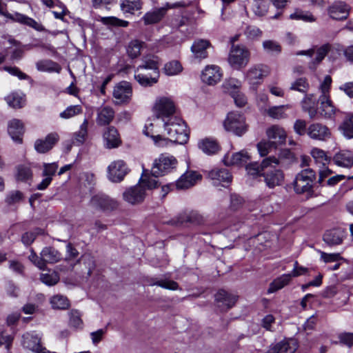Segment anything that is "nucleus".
Segmentation results:
<instances>
[{
    "label": "nucleus",
    "mask_w": 353,
    "mask_h": 353,
    "mask_svg": "<svg viewBox=\"0 0 353 353\" xmlns=\"http://www.w3.org/2000/svg\"><path fill=\"white\" fill-rule=\"evenodd\" d=\"M40 279L43 283L48 285H54L58 283L59 276L57 272H50L48 273L41 274Z\"/></svg>",
    "instance_id": "56"
},
{
    "label": "nucleus",
    "mask_w": 353,
    "mask_h": 353,
    "mask_svg": "<svg viewBox=\"0 0 353 353\" xmlns=\"http://www.w3.org/2000/svg\"><path fill=\"white\" fill-rule=\"evenodd\" d=\"M159 77H157L154 74L153 77H148L147 74L139 72L136 71L134 74V79L137 81L142 86H152L157 83Z\"/></svg>",
    "instance_id": "45"
},
{
    "label": "nucleus",
    "mask_w": 353,
    "mask_h": 353,
    "mask_svg": "<svg viewBox=\"0 0 353 353\" xmlns=\"http://www.w3.org/2000/svg\"><path fill=\"white\" fill-rule=\"evenodd\" d=\"M163 71L168 76L176 75L182 71V66L179 61H172L165 64Z\"/></svg>",
    "instance_id": "51"
},
{
    "label": "nucleus",
    "mask_w": 353,
    "mask_h": 353,
    "mask_svg": "<svg viewBox=\"0 0 353 353\" xmlns=\"http://www.w3.org/2000/svg\"><path fill=\"white\" fill-rule=\"evenodd\" d=\"M59 136L57 132L48 134L44 139H38L35 141L34 148L40 154H44L52 149L58 142Z\"/></svg>",
    "instance_id": "15"
},
{
    "label": "nucleus",
    "mask_w": 353,
    "mask_h": 353,
    "mask_svg": "<svg viewBox=\"0 0 353 353\" xmlns=\"http://www.w3.org/2000/svg\"><path fill=\"white\" fill-rule=\"evenodd\" d=\"M319 100L321 105L319 112L321 117L325 119H333L338 110L333 104L330 97H327L325 95H321Z\"/></svg>",
    "instance_id": "21"
},
{
    "label": "nucleus",
    "mask_w": 353,
    "mask_h": 353,
    "mask_svg": "<svg viewBox=\"0 0 353 353\" xmlns=\"http://www.w3.org/2000/svg\"><path fill=\"white\" fill-rule=\"evenodd\" d=\"M272 148H276L271 141H261L257 144L259 154L264 157L268 154Z\"/></svg>",
    "instance_id": "64"
},
{
    "label": "nucleus",
    "mask_w": 353,
    "mask_h": 353,
    "mask_svg": "<svg viewBox=\"0 0 353 353\" xmlns=\"http://www.w3.org/2000/svg\"><path fill=\"white\" fill-rule=\"evenodd\" d=\"M153 112L158 119L165 121L168 119L174 117L176 112V105L174 101L168 97H160L155 100Z\"/></svg>",
    "instance_id": "6"
},
{
    "label": "nucleus",
    "mask_w": 353,
    "mask_h": 353,
    "mask_svg": "<svg viewBox=\"0 0 353 353\" xmlns=\"http://www.w3.org/2000/svg\"><path fill=\"white\" fill-rule=\"evenodd\" d=\"M88 121L85 119L80 125L79 130L74 134L73 144L81 145L85 141L88 136Z\"/></svg>",
    "instance_id": "42"
},
{
    "label": "nucleus",
    "mask_w": 353,
    "mask_h": 353,
    "mask_svg": "<svg viewBox=\"0 0 353 353\" xmlns=\"http://www.w3.org/2000/svg\"><path fill=\"white\" fill-rule=\"evenodd\" d=\"M104 145L106 148L112 149L119 147L121 141L117 130L113 126L108 127L103 134Z\"/></svg>",
    "instance_id": "22"
},
{
    "label": "nucleus",
    "mask_w": 353,
    "mask_h": 353,
    "mask_svg": "<svg viewBox=\"0 0 353 353\" xmlns=\"http://www.w3.org/2000/svg\"><path fill=\"white\" fill-rule=\"evenodd\" d=\"M5 99L9 106L14 108H22L26 102L24 97L21 94L16 92L8 95Z\"/></svg>",
    "instance_id": "46"
},
{
    "label": "nucleus",
    "mask_w": 353,
    "mask_h": 353,
    "mask_svg": "<svg viewBox=\"0 0 353 353\" xmlns=\"http://www.w3.org/2000/svg\"><path fill=\"white\" fill-rule=\"evenodd\" d=\"M198 147L208 155L216 154L220 149L218 142L212 138H205L200 140L198 143Z\"/></svg>",
    "instance_id": "35"
},
{
    "label": "nucleus",
    "mask_w": 353,
    "mask_h": 353,
    "mask_svg": "<svg viewBox=\"0 0 353 353\" xmlns=\"http://www.w3.org/2000/svg\"><path fill=\"white\" fill-rule=\"evenodd\" d=\"M159 59L156 56L147 55L143 57L142 59V64L139 65L137 71L139 72L142 69L152 70L154 74L159 77Z\"/></svg>",
    "instance_id": "32"
},
{
    "label": "nucleus",
    "mask_w": 353,
    "mask_h": 353,
    "mask_svg": "<svg viewBox=\"0 0 353 353\" xmlns=\"http://www.w3.org/2000/svg\"><path fill=\"white\" fill-rule=\"evenodd\" d=\"M43 234V230L40 228H36L33 232H27L22 235L21 241L24 245H29L36 239L37 235Z\"/></svg>",
    "instance_id": "57"
},
{
    "label": "nucleus",
    "mask_w": 353,
    "mask_h": 353,
    "mask_svg": "<svg viewBox=\"0 0 353 353\" xmlns=\"http://www.w3.org/2000/svg\"><path fill=\"white\" fill-rule=\"evenodd\" d=\"M90 205L97 210L112 211L118 208V202L104 194L94 195L90 201Z\"/></svg>",
    "instance_id": "12"
},
{
    "label": "nucleus",
    "mask_w": 353,
    "mask_h": 353,
    "mask_svg": "<svg viewBox=\"0 0 353 353\" xmlns=\"http://www.w3.org/2000/svg\"><path fill=\"white\" fill-rule=\"evenodd\" d=\"M23 199V194L19 190H13L9 192L6 198V202L8 205H14L20 202Z\"/></svg>",
    "instance_id": "62"
},
{
    "label": "nucleus",
    "mask_w": 353,
    "mask_h": 353,
    "mask_svg": "<svg viewBox=\"0 0 353 353\" xmlns=\"http://www.w3.org/2000/svg\"><path fill=\"white\" fill-rule=\"evenodd\" d=\"M279 161L275 157H269L262 161L261 176L263 177L266 185L270 188L281 185L284 181L283 172L276 169Z\"/></svg>",
    "instance_id": "3"
},
{
    "label": "nucleus",
    "mask_w": 353,
    "mask_h": 353,
    "mask_svg": "<svg viewBox=\"0 0 353 353\" xmlns=\"http://www.w3.org/2000/svg\"><path fill=\"white\" fill-rule=\"evenodd\" d=\"M132 96V89L130 83L121 81L113 90V98L116 104L128 103Z\"/></svg>",
    "instance_id": "11"
},
{
    "label": "nucleus",
    "mask_w": 353,
    "mask_h": 353,
    "mask_svg": "<svg viewBox=\"0 0 353 353\" xmlns=\"http://www.w3.org/2000/svg\"><path fill=\"white\" fill-rule=\"evenodd\" d=\"M164 130L166 132L168 143L173 142L185 144L189 139V133L185 121L179 117H174L163 121Z\"/></svg>",
    "instance_id": "2"
},
{
    "label": "nucleus",
    "mask_w": 353,
    "mask_h": 353,
    "mask_svg": "<svg viewBox=\"0 0 353 353\" xmlns=\"http://www.w3.org/2000/svg\"><path fill=\"white\" fill-rule=\"evenodd\" d=\"M114 117L113 109L108 106H105L99 109L97 112V123L99 125H108Z\"/></svg>",
    "instance_id": "36"
},
{
    "label": "nucleus",
    "mask_w": 353,
    "mask_h": 353,
    "mask_svg": "<svg viewBox=\"0 0 353 353\" xmlns=\"http://www.w3.org/2000/svg\"><path fill=\"white\" fill-rule=\"evenodd\" d=\"M143 41L134 39L132 40L126 47V52L129 57L135 59L140 56L142 50L145 48Z\"/></svg>",
    "instance_id": "39"
},
{
    "label": "nucleus",
    "mask_w": 353,
    "mask_h": 353,
    "mask_svg": "<svg viewBox=\"0 0 353 353\" xmlns=\"http://www.w3.org/2000/svg\"><path fill=\"white\" fill-rule=\"evenodd\" d=\"M248 174L257 177L261 176L262 172V163L259 164L256 162H253L248 164L245 167Z\"/></svg>",
    "instance_id": "59"
},
{
    "label": "nucleus",
    "mask_w": 353,
    "mask_h": 353,
    "mask_svg": "<svg viewBox=\"0 0 353 353\" xmlns=\"http://www.w3.org/2000/svg\"><path fill=\"white\" fill-rule=\"evenodd\" d=\"M37 68L39 71L43 72H55L59 73L61 68V66L56 62H54L51 60H46L41 61L37 63Z\"/></svg>",
    "instance_id": "43"
},
{
    "label": "nucleus",
    "mask_w": 353,
    "mask_h": 353,
    "mask_svg": "<svg viewBox=\"0 0 353 353\" xmlns=\"http://www.w3.org/2000/svg\"><path fill=\"white\" fill-rule=\"evenodd\" d=\"M210 46V43L208 40L199 39L193 43L191 51L194 58L198 59H205L208 57L207 49Z\"/></svg>",
    "instance_id": "31"
},
{
    "label": "nucleus",
    "mask_w": 353,
    "mask_h": 353,
    "mask_svg": "<svg viewBox=\"0 0 353 353\" xmlns=\"http://www.w3.org/2000/svg\"><path fill=\"white\" fill-rule=\"evenodd\" d=\"M315 179L316 173L312 169L305 168L301 170L297 174L294 181V191L297 194L310 192Z\"/></svg>",
    "instance_id": "8"
},
{
    "label": "nucleus",
    "mask_w": 353,
    "mask_h": 353,
    "mask_svg": "<svg viewBox=\"0 0 353 353\" xmlns=\"http://www.w3.org/2000/svg\"><path fill=\"white\" fill-rule=\"evenodd\" d=\"M333 161L338 166L351 168L353 165V152L349 150L340 151L334 155Z\"/></svg>",
    "instance_id": "33"
},
{
    "label": "nucleus",
    "mask_w": 353,
    "mask_h": 353,
    "mask_svg": "<svg viewBox=\"0 0 353 353\" xmlns=\"http://www.w3.org/2000/svg\"><path fill=\"white\" fill-rule=\"evenodd\" d=\"M208 177L215 186L223 183H230L232 181V175L226 168L213 169L208 172Z\"/></svg>",
    "instance_id": "20"
},
{
    "label": "nucleus",
    "mask_w": 353,
    "mask_h": 353,
    "mask_svg": "<svg viewBox=\"0 0 353 353\" xmlns=\"http://www.w3.org/2000/svg\"><path fill=\"white\" fill-rule=\"evenodd\" d=\"M50 304L54 309L65 310L70 304L68 299L60 294L53 296L50 299Z\"/></svg>",
    "instance_id": "49"
},
{
    "label": "nucleus",
    "mask_w": 353,
    "mask_h": 353,
    "mask_svg": "<svg viewBox=\"0 0 353 353\" xmlns=\"http://www.w3.org/2000/svg\"><path fill=\"white\" fill-rule=\"evenodd\" d=\"M268 68L263 65L252 66L245 73V79L253 90L261 83L264 77L268 74Z\"/></svg>",
    "instance_id": "13"
},
{
    "label": "nucleus",
    "mask_w": 353,
    "mask_h": 353,
    "mask_svg": "<svg viewBox=\"0 0 353 353\" xmlns=\"http://www.w3.org/2000/svg\"><path fill=\"white\" fill-rule=\"evenodd\" d=\"M328 13L333 19L343 20L348 17L349 8L344 2H335L329 8Z\"/></svg>",
    "instance_id": "24"
},
{
    "label": "nucleus",
    "mask_w": 353,
    "mask_h": 353,
    "mask_svg": "<svg viewBox=\"0 0 353 353\" xmlns=\"http://www.w3.org/2000/svg\"><path fill=\"white\" fill-rule=\"evenodd\" d=\"M250 57V51L246 46L232 44L229 51L228 62L234 70H241L248 65Z\"/></svg>",
    "instance_id": "4"
},
{
    "label": "nucleus",
    "mask_w": 353,
    "mask_h": 353,
    "mask_svg": "<svg viewBox=\"0 0 353 353\" xmlns=\"http://www.w3.org/2000/svg\"><path fill=\"white\" fill-rule=\"evenodd\" d=\"M203 219L202 216L196 212H191L185 219L179 220L177 222L174 221L172 224H177L178 223H182L184 221L190 222L194 224H201Z\"/></svg>",
    "instance_id": "58"
},
{
    "label": "nucleus",
    "mask_w": 353,
    "mask_h": 353,
    "mask_svg": "<svg viewBox=\"0 0 353 353\" xmlns=\"http://www.w3.org/2000/svg\"><path fill=\"white\" fill-rule=\"evenodd\" d=\"M291 279V274H285L274 279L270 284L269 288L268 289V293H274L277 290L282 289L290 282Z\"/></svg>",
    "instance_id": "40"
},
{
    "label": "nucleus",
    "mask_w": 353,
    "mask_h": 353,
    "mask_svg": "<svg viewBox=\"0 0 353 353\" xmlns=\"http://www.w3.org/2000/svg\"><path fill=\"white\" fill-rule=\"evenodd\" d=\"M310 154L316 163H321L323 166H325L330 161V158L328 157L326 152L321 149L314 148L311 150Z\"/></svg>",
    "instance_id": "50"
},
{
    "label": "nucleus",
    "mask_w": 353,
    "mask_h": 353,
    "mask_svg": "<svg viewBox=\"0 0 353 353\" xmlns=\"http://www.w3.org/2000/svg\"><path fill=\"white\" fill-rule=\"evenodd\" d=\"M158 181L153 179L146 170H143L138 184L126 189L123 193V199L131 205L142 203L146 196V190L157 188Z\"/></svg>",
    "instance_id": "1"
},
{
    "label": "nucleus",
    "mask_w": 353,
    "mask_h": 353,
    "mask_svg": "<svg viewBox=\"0 0 353 353\" xmlns=\"http://www.w3.org/2000/svg\"><path fill=\"white\" fill-rule=\"evenodd\" d=\"M290 18L293 20H302L305 22H314L316 20V18L311 12L299 9L295 10V11L290 15Z\"/></svg>",
    "instance_id": "48"
},
{
    "label": "nucleus",
    "mask_w": 353,
    "mask_h": 353,
    "mask_svg": "<svg viewBox=\"0 0 353 353\" xmlns=\"http://www.w3.org/2000/svg\"><path fill=\"white\" fill-rule=\"evenodd\" d=\"M43 262H44V268L46 266V263H55L59 261L61 259V253L52 247L44 248L41 253Z\"/></svg>",
    "instance_id": "34"
},
{
    "label": "nucleus",
    "mask_w": 353,
    "mask_h": 353,
    "mask_svg": "<svg viewBox=\"0 0 353 353\" xmlns=\"http://www.w3.org/2000/svg\"><path fill=\"white\" fill-rule=\"evenodd\" d=\"M41 338L35 332H26L22 336L21 343L23 347L39 353L43 347L40 343Z\"/></svg>",
    "instance_id": "19"
},
{
    "label": "nucleus",
    "mask_w": 353,
    "mask_h": 353,
    "mask_svg": "<svg viewBox=\"0 0 353 353\" xmlns=\"http://www.w3.org/2000/svg\"><path fill=\"white\" fill-rule=\"evenodd\" d=\"M177 163L178 161L174 156L162 154L154 161L151 174H149L157 179V177L165 175L175 169Z\"/></svg>",
    "instance_id": "5"
},
{
    "label": "nucleus",
    "mask_w": 353,
    "mask_h": 353,
    "mask_svg": "<svg viewBox=\"0 0 353 353\" xmlns=\"http://www.w3.org/2000/svg\"><path fill=\"white\" fill-rule=\"evenodd\" d=\"M128 172V168L123 160H116L107 168L108 179L113 183L122 181Z\"/></svg>",
    "instance_id": "10"
},
{
    "label": "nucleus",
    "mask_w": 353,
    "mask_h": 353,
    "mask_svg": "<svg viewBox=\"0 0 353 353\" xmlns=\"http://www.w3.org/2000/svg\"><path fill=\"white\" fill-rule=\"evenodd\" d=\"M142 3L141 0H121V8L123 12L133 13L136 10L141 8Z\"/></svg>",
    "instance_id": "44"
},
{
    "label": "nucleus",
    "mask_w": 353,
    "mask_h": 353,
    "mask_svg": "<svg viewBox=\"0 0 353 353\" xmlns=\"http://www.w3.org/2000/svg\"><path fill=\"white\" fill-rule=\"evenodd\" d=\"M291 108L292 106L290 104L272 106L267 110V114L274 119H285L288 117L285 111Z\"/></svg>",
    "instance_id": "41"
},
{
    "label": "nucleus",
    "mask_w": 353,
    "mask_h": 353,
    "mask_svg": "<svg viewBox=\"0 0 353 353\" xmlns=\"http://www.w3.org/2000/svg\"><path fill=\"white\" fill-rule=\"evenodd\" d=\"M143 134L147 137H150L154 144L159 147H163L168 145V140L159 134V131L155 128L154 123L152 122H148L145 124Z\"/></svg>",
    "instance_id": "25"
},
{
    "label": "nucleus",
    "mask_w": 353,
    "mask_h": 353,
    "mask_svg": "<svg viewBox=\"0 0 353 353\" xmlns=\"http://www.w3.org/2000/svg\"><path fill=\"white\" fill-rule=\"evenodd\" d=\"M303 112L308 114L310 119H314L317 114V101L314 94H306L301 102Z\"/></svg>",
    "instance_id": "26"
},
{
    "label": "nucleus",
    "mask_w": 353,
    "mask_h": 353,
    "mask_svg": "<svg viewBox=\"0 0 353 353\" xmlns=\"http://www.w3.org/2000/svg\"><path fill=\"white\" fill-rule=\"evenodd\" d=\"M307 134L313 140L325 141L330 138L331 132L325 125L320 123H313L308 126Z\"/></svg>",
    "instance_id": "14"
},
{
    "label": "nucleus",
    "mask_w": 353,
    "mask_h": 353,
    "mask_svg": "<svg viewBox=\"0 0 353 353\" xmlns=\"http://www.w3.org/2000/svg\"><path fill=\"white\" fill-rule=\"evenodd\" d=\"M150 285H157L170 290H176L179 288V285L176 282L167 279L161 280L152 279V283Z\"/></svg>",
    "instance_id": "52"
},
{
    "label": "nucleus",
    "mask_w": 353,
    "mask_h": 353,
    "mask_svg": "<svg viewBox=\"0 0 353 353\" xmlns=\"http://www.w3.org/2000/svg\"><path fill=\"white\" fill-rule=\"evenodd\" d=\"M263 48L268 53L279 54L281 51L280 44L273 40H266L263 42Z\"/></svg>",
    "instance_id": "55"
},
{
    "label": "nucleus",
    "mask_w": 353,
    "mask_h": 353,
    "mask_svg": "<svg viewBox=\"0 0 353 353\" xmlns=\"http://www.w3.org/2000/svg\"><path fill=\"white\" fill-rule=\"evenodd\" d=\"M250 159L248 153L245 150H241L232 154H225L223 161L226 165H239L247 163Z\"/></svg>",
    "instance_id": "27"
},
{
    "label": "nucleus",
    "mask_w": 353,
    "mask_h": 353,
    "mask_svg": "<svg viewBox=\"0 0 353 353\" xmlns=\"http://www.w3.org/2000/svg\"><path fill=\"white\" fill-rule=\"evenodd\" d=\"M202 176L198 172L192 170L187 171L176 182V188L178 190H186L194 186L199 181H201Z\"/></svg>",
    "instance_id": "17"
},
{
    "label": "nucleus",
    "mask_w": 353,
    "mask_h": 353,
    "mask_svg": "<svg viewBox=\"0 0 353 353\" xmlns=\"http://www.w3.org/2000/svg\"><path fill=\"white\" fill-rule=\"evenodd\" d=\"M297 347L296 341L290 339L276 343L271 347L266 353H294Z\"/></svg>",
    "instance_id": "23"
},
{
    "label": "nucleus",
    "mask_w": 353,
    "mask_h": 353,
    "mask_svg": "<svg viewBox=\"0 0 353 353\" xmlns=\"http://www.w3.org/2000/svg\"><path fill=\"white\" fill-rule=\"evenodd\" d=\"M267 135L276 147L277 145L285 143L286 140L285 131L283 128L276 125H272L267 130Z\"/></svg>",
    "instance_id": "28"
},
{
    "label": "nucleus",
    "mask_w": 353,
    "mask_h": 353,
    "mask_svg": "<svg viewBox=\"0 0 353 353\" xmlns=\"http://www.w3.org/2000/svg\"><path fill=\"white\" fill-rule=\"evenodd\" d=\"M8 130L13 141L19 143L22 142V136L24 132V128L20 120H12L8 124Z\"/></svg>",
    "instance_id": "29"
},
{
    "label": "nucleus",
    "mask_w": 353,
    "mask_h": 353,
    "mask_svg": "<svg viewBox=\"0 0 353 353\" xmlns=\"http://www.w3.org/2000/svg\"><path fill=\"white\" fill-rule=\"evenodd\" d=\"M323 241L330 245H339L343 241L342 232L338 229L328 230L323 235Z\"/></svg>",
    "instance_id": "38"
},
{
    "label": "nucleus",
    "mask_w": 353,
    "mask_h": 353,
    "mask_svg": "<svg viewBox=\"0 0 353 353\" xmlns=\"http://www.w3.org/2000/svg\"><path fill=\"white\" fill-rule=\"evenodd\" d=\"M32 177V172L28 167L19 166L17 179L19 181H26Z\"/></svg>",
    "instance_id": "63"
},
{
    "label": "nucleus",
    "mask_w": 353,
    "mask_h": 353,
    "mask_svg": "<svg viewBox=\"0 0 353 353\" xmlns=\"http://www.w3.org/2000/svg\"><path fill=\"white\" fill-rule=\"evenodd\" d=\"M101 21L104 24L119 27H127L129 23L128 21L118 19L115 17H103Z\"/></svg>",
    "instance_id": "61"
},
{
    "label": "nucleus",
    "mask_w": 353,
    "mask_h": 353,
    "mask_svg": "<svg viewBox=\"0 0 353 353\" xmlns=\"http://www.w3.org/2000/svg\"><path fill=\"white\" fill-rule=\"evenodd\" d=\"M82 112L81 105H70L64 111L60 113V117L64 119H68Z\"/></svg>",
    "instance_id": "54"
},
{
    "label": "nucleus",
    "mask_w": 353,
    "mask_h": 353,
    "mask_svg": "<svg viewBox=\"0 0 353 353\" xmlns=\"http://www.w3.org/2000/svg\"><path fill=\"white\" fill-rule=\"evenodd\" d=\"M309 88V83L305 78H299L292 83L290 89L305 93Z\"/></svg>",
    "instance_id": "53"
},
{
    "label": "nucleus",
    "mask_w": 353,
    "mask_h": 353,
    "mask_svg": "<svg viewBox=\"0 0 353 353\" xmlns=\"http://www.w3.org/2000/svg\"><path fill=\"white\" fill-rule=\"evenodd\" d=\"M331 46L330 44H324L321 47H315L307 50H301L296 52L297 55H305L310 57L312 59L308 63V68L315 71L317 66L321 63L325 57L330 50Z\"/></svg>",
    "instance_id": "9"
},
{
    "label": "nucleus",
    "mask_w": 353,
    "mask_h": 353,
    "mask_svg": "<svg viewBox=\"0 0 353 353\" xmlns=\"http://www.w3.org/2000/svg\"><path fill=\"white\" fill-rule=\"evenodd\" d=\"M81 315L78 310H71L69 312V323L71 326L79 328L81 327L83 321L81 318Z\"/></svg>",
    "instance_id": "60"
},
{
    "label": "nucleus",
    "mask_w": 353,
    "mask_h": 353,
    "mask_svg": "<svg viewBox=\"0 0 353 353\" xmlns=\"http://www.w3.org/2000/svg\"><path fill=\"white\" fill-rule=\"evenodd\" d=\"M223 125L225 130L239 137L248 130L245 117L237 112H229L224 121Z\"/></svg>",
    "instance_id": "7"
},
{
    "label": "nucleus",
    "mask_w": 353,
    "mask_h": 353,
    "mask_svg": "<svg viewBox=\"0 0 353 353\" xmlns=\"http://www.w3.org/2000/svg\"><path fill=\"white\" fill-rule=\"evenodd\" d=\"M339 130L343 136L347 139H353V112H346L339 126Z\"/></svg>",
    "instance_id": "30"
},
{
    "label": "nucleus",
    "mask_w": 353,
    "mask_h": 353,
    "mask_svg": "<svg viewBox=\"0 0 353 353\" xmlns=\"http://www.w3.org/2000/svg\"><path fill=\"white\" fill-rule=\"evenodd\" d=\"M167 9L161 8L146 12L142 19L145 25L154 24L159 22L166 13Z\"/></svg>",
    "instance_id": "37"
},
{
    "label": "nucleus",
    "mask_w": 353,
    "mask_h": 353,
    "mask_svg": "<svg viewBox=\"0 0 353 353\" xmlns=\"http://www.w3.org/2000/svg\"><path fill=\"white\" fill-rule=\"evenodd\" d=\"M237 296L223 290H219L215 295L217 306L222 310H228L234 305Z\"/></svg>",
    "instance_id": "18"
},
{
    "label": "nucleus",
    "mask_w": 353,
    "mask_h": 353,
    "mask_svg": "<svg viewBox=\"0 0 353 353\" xmlns=\"http://www.w3.org/2000/svg\"><path fill=\"white\" fill-rule=\"evenodd\" d=\"M241 85V82L235 78H230L225 81L223 84V88L225 92L229 93L232 95L234 93L237 92Z\"/></svg>",
    "instance_id": "47"
},
{
    "label": "nucleus",
    "mask_w": 353,
    "mask_h": 353,
    "mask_svg": "<svg viewBox=\"0 0 353 353\" xmlns=\"http://www.w3.org/2000/svg\"><path fill=\"white\" fill-rule=\"evenodd\" d=\"M221 68L216 65H207L201 74V80L203 83L213 85L219 82L222 78Z\"/></svg>",
    "instance_id": "16"
}]
</instances>
